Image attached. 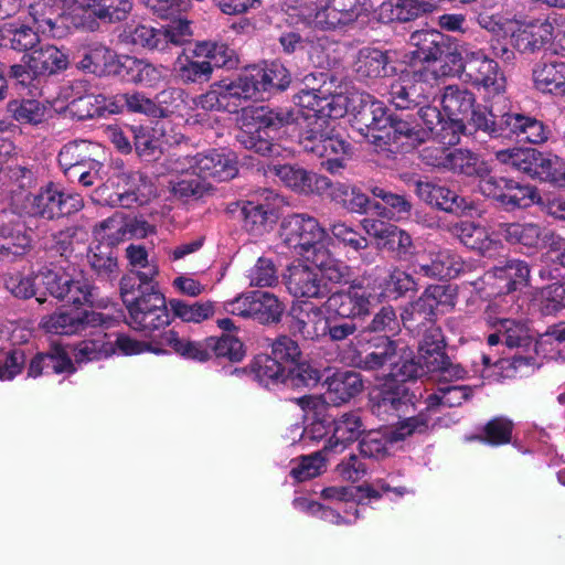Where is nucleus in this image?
Returning <instances> with one entry per match:
<instances>
[{
    "mask_svg": "<svg viewBox=\"0 0 565 565\" xmlns=\"http://www.w3.org/2000/svg\"><path fill=\"white\" fill-rule=\"evenodd\" d=\"M239 131L237 141L246 149L263 156L279 153L280 146L271 139L298 130V141L305 151L319 158H327L322 164L335 173L344 167L350 154V145L333 135L330 121L323 117H296L289 108L266 106L243 108L237 118Z\"/></svg>",
    "mask_w": 565,
    "mask_h": 565,
    "instance_id": "nucleus-1",
    "label": "nucleus"
},
{
    "mask_svg": "<svg viewBox=\"0 0 565 565\" xmlns=\"http://www.w3.org/2000/svg\"><path fill=\"white\" fill-rule=\"evenodd\" d=\"M290 84V74L279 63L253 65L237 76L223 78L193 99L196 110H226L235 113L244 102L258 99L264 93L284 90Z\"/></svg>",
    "mask_w": 565,
    "mask_h": 565,
    "instance_id": "nucleus-2",
    "label": "nucleus"
},
{
    "mask_svg": "<svg viewBox=\"0 0 565 565\" xmlns=\"http://www.w3.org/2000/svg\"><path fill=\"white\" fill-rule=\"evenodd\" d=\"M42 284L55 298L73 305H93V287L81 270L73 265L66 268L44 269L34 277L11 274L6 277V288L15 297L35 295V285Z\"/></svg>",
    "mask_w": 565,
    "mask_h": 565,
    "instance_id": "nucleus-3",
    "label": "nucleus"
},
{
    "mask_svg": "<svg viewBox=\"0 0 565 565\" xmlns=\"http://www.w3.org/2000/svg\"><path fill=\"white\" fill-rule=\"evenodd\" d=\"M371 8V0H315L288 7L286 21L320 30H334L355 21Z\"/></svg>",
    "mask_w": 565,
    "mask_h": 565,
    "instance_id": "nucleus-4",
    "label": "nucleus"
},
{
    "mask_svg": "<svg viewBox=\"0 0 565 565\" xmlns=\"http://www.w3.org/2000/svg\"><path fill=\"white\" fill-rule=\"evenodd\" d=\"M104 316L108 318V322L104 326L88 327L87 330L89 331L85 334V338L74 347L73 355L75 362L98 361L116 353L132 355L146 351H152L156 354L164 352L162 349L151 348L149 344L127 334L107 332L106 329L113 324L114 318L106 313Z\"/></svg>",
    "mask_w": 565,
    "mask_h": 565,
    "instance_id": "nucleus-5",
    "label": "nucleus"
},
{
    "mask_svg": "<svg viewBox=\"0 0 565 565\" xmlns=\"http://www.w3.org/2000/svg\"><path fill=\"white\" fill-rule=\"evenodd\" d=\"M476 130L491 138H516L519 141L540 145L548 140L551 129L533 116L520 113H507L497 122L492 111L473 114Z\"/></svg>",
    "mask_w": 565,
    "mask_h": 565,
    "instance_id": "nucleus-6",
    "label": "nucleus"
},
{
    "mask_svg": "<svg viewBox=\"0 0 565 565\" xmlns=\"http://www.w3.org/2000/svg\"><path fill=\"white\" fill-rule=\"evenodd\" d=\"M121 297L129 312V326L143 332H152L169 324L164 297L153 286L138 288L137 295L130 279L121 281Z\"/></svg>",
    "mask_w": 565,
    "mask_h": 565,
    "instance_id": "nucleus-7",
    "label": "nucleus"
},
{
    "mask_svg": "<svg viewBox=\"0 0 565 565\" xmlns=\"http://www.w3.org/2000/svg\"><path fill=\"white\" fill-rule=\"evenodd\" d=\"M195 57L204 61H193L189 57L179 58L178 75L184 83H203L211 78L213 67L232 68L236 65L234 51L226 44L215 42H199L193 50Z\"/></svg>",
    "mask_w": 565,
    "mask_h": 565,
    "instance_id": "nucleus-8",
    "label": "nucleus"
},
{
    "mask_svg": "<svg viewBox=\"0 0 565 565\" xmlns=\"http://www.w3.org/2000/svg\"><path fill=\"white\" fill-rule=\"evenodd\" d=\"M169 169L173 172L193 170L202 180L212 179L217 182L228 181L238 172L233 153L215 149L195 156L171 157Z\"/></svg>",
    "mask_w": 565,
    "mask_h": 565,
    "instance_id": "nucleus-9",
    "label": "nucleus"
},
{
    "mask_svg": "<svg viewBox=\"0 0 565 565\" xmlns=\"http://www.w3.org/2000/svg\"><path fill=\"white\" fill-rule=\"evenodd\" d=\"M326 231L319 222L307 214H292L280 225V238L297 255L307 260L308 255L324 247Z\"/></svg>",
    "mask_w": 565,
    "mask_h": 565,
    "instance_id": "nucleus-10",
    "label": "nucleus"
},
{
    "mask_svg": "<svg viewBox=\"0 0 565 565\" xmlns=\"http://www.w3.org/2000/svg\"><path fill=\"white\" fill-rule=\"evenodd\" d=\"M438 81L435 70L419 66L404 71L390 86V100L399 109H408L429 99L431 89Z\"/></svg>",
    "mask_w": 565,
    "mask_h": 565,
    "instance_id": "nucleus-11",
    "label": "nucleus"
},
{
    "mask_svg": "<svg viewBox=\"0 0 565 565\" xmlns=\"http://www.w3.org/2000/svg\"><path fill=\"white\" fill-rule=\"evenodd\" d=\"M429 417L426 413L404 418L394 428L383 433L372 430L363 436L360 441V452L363 457L381 459L390 454L394 443L402 441L413 434L424 433L429 426Z\"/></svg>",
    "mask_w": 565,
    "mask_h": 565,
    "instance_id": "nucleus-12",
    "label": "nucleus"
},
{
    "mask_svg": "<svg viewBox=\"0 0 565 565\" xmlns=\"http://www.w3.org/2000/svg\"><path fill=\"white\" fill-rule=\"evenodd\" d=\"M96 146L87 140H74L58 152V163L64 173L76 179L84 186L93 185L100 179L102 163L92 158Z\"/></svg>",
    "mask_w": 565,
    "mask_h": 565,
    "instance_id": "nucleus-13",
    "label": "nucleus"
},
{
    "mask_svg": "<svg viewBox=\"0 0 565 565\" xmlns=\"http://www.w3.org/2000/svg\"><path fill=\"white\" fill-rule=\"evenodd\" d=\"M510 299L498 298L494 299L486 311V319L488 323L494 329V332L489 334L488 343L495 345L498 343H504L509 348L526 347L531 343V334L526 323L501 317L505 313L508 302Z\"/></svg>",
    "mask_w": 565,
    "mask_h": 565,
    "instance_id": "nucleus-14",
    "label": "nucleus"
},
{
    "mask_svg": "<svg viewBox=\"0 0 565 565\" xmlns=\"http://www.w3.org/2000/svg\"><path fill=\"white\" fill-rule=\"evenodd\" d=\"M83 207V200L76 193L64 192L62 188L50 183L28 198V213L45 220L70 215Z\"/></svg>",
    "mask_w": 565,
    "mask_h": 565,
    "instance_id": "nucleus-15",
    "label": "nucleus"
},
{
    "mask_svg": "<svg viewBox=\"0 0 565 565\" xmlns=\"http://www.w3.org/2000/svg\"><path fill=\"white\" fill-rule=\"evenodd\" d=\"M456 306V291L450 286L431 285L414 302L406 305L401 313L404 326L411 322L431 321L437 315L449 312Z\"/></svg>",
    "mask_w": 565,
    "mask_h": 565,
    "instance_id": "nucleus-16",
    "label": "nucleus"
},
{
    "mask_svg": "<svg viewBox=\"0 0 565 565\" xmlns=\"http://www.w3.org/2000/svg\"><path fill=\"white\" fill-rule=\"evenodd\" d=\"M465 82L482 90L487 96H495L505 90L507 81L497 61L489 57L483 50L475 49L466 53Z\"/></svg>",
    "mask_w": 565,
    "mask_h": 565,
    "instance_id": "nucleus-17",
    "label": "nucleus"
},
{
    "mask_svg": "<svg viewBox=\"0 0 565 565\" xmlns=\"http://www.w3.org/2000/svg\"><path fill=\"white\" fill-rule=\"evenodd\" d=\"M375 296L370 287L352 285L347 290L333 292L322 305L326 315L342 319H354L370 313Z\"/></svg>",
    "mask_w": 565,
    "mask_h": 565,
    "instance_id": "nucleus-18",
    "label": "nucleus"
},
{
    "mask_svg": "<svg viewBox=\"0 0 565 565\" xmlns=\"http://www.w3.org/2000/svg\"><path fill=\"white\" fill-rule=\"evenodd\" d=\"M53 10L55 12L53 31L43 32L39 23L30 14L35 30L30 25L21 23L18 20L7 21L0 25V46L6 49H12L19 52L32 50L39 43V33H42L52 38H60L63 35V30L58 25L61 15L58 10L55 8V0H53Z\"/></svg>",
    "mask_w": 565,
    "mask_h": 565,
    "instance_id": "nucleus-19",
    "label": "nucleus"
},
{
    "mask_svg": "<svg viewBox=\"0 0 565 565\" xmlns=\"http://www.w3.org/2000/svg\"><path fill=\"white\" fill-rule=\"evenodd\" d=\"M108 318L103 312L87 310H61L42 317L40 328L52 334L71 335L87 331L88 327L104 326Z\"/></svg>",
    "mask_w": 565,
    "mask_h": 565,
    "instance_id": "nucleus-20",
    "label": "nucleus"
},
{
    "mask_svg": "<svg viewBox=\"0 0 565 565\" xmlns=\"http://www.w3.org/2000/svg\"><path fill=\"white\" fill-rule=\"evenodd\" d=\"M508 32L520 52H535L552 41L554 26L547 19L515 20L507 24Z\"/></svg>",
    "mask_w": 565,
    "mask_h": 565,
    "instance_id": "nucleus-21",
    "label": "nucleus"
},
{
    "mask_svg": "<svg viewBox=\"0 0 565 565\" xmlns=\"http://www.w3.org/2000/svg\"><path fill=\"white\" fill-rule=\"evenodd\" d=\"M462 259L450 249L431 248L417 256L413 271L428 278L451 279L463 270Z\"/></svg>",
    "mask_w": 565,
    "mask_h": 565,
    "instance_id": "nucleus-22",
    "label": "nucleus"
},
{
    "mask_svg": "<svg viewBox=\"0 0 565 565\" xmlns=\"http://www.w3.org/2000/svg\"><path fill=\"white\" fill-rule=\"evenodd\" d=\"M276 201L277 196L268 190H263L245 201L242 206L245 228L254 235L265 233L277 218Z\"/></svg>",
    "mask_w": 565,
    "mask_h": 565,
    "instance_id": "nucleus-23",
    "label": "nucleus"
},
{
    "mask_svg": "<svg viewBox=\"0 0 565 565\" xmlns=\"http://www.w3.org/2000/svg\"><path fill=\"white\" fill-rule=\"evenodd\" d=\"M530 278V268L523 260H507L501 266H495L483 277V282L491 286V295L510 294L526 286Z\"/></svg>",
    "mask_w": 565,
    "mask_h": 565,
    "instance_id": "nucleus-24",
    "label": "nucleus"
},
{
    "mask_svg": "<svg viewBox=\"0 0 565 565\" xmlns=\"http://www.w3.org/2000/svg\"><path fill=\"white\" fill-rule=\"evenodd\" d=\"M286 286L296 298H322L330 292L317 268L302 264L288 268Z\"/></svg>",
    "mask_w": 565,
    "mask_h": 565,
    "instance_id": "nucleus-25",
    "label": "nucleus"
},
{
    "mask_svg": "<svg viewBox=\"0 0 565 565\" xmlns=\"http://www.w3.org/2000/svg\"><path fill=\"white\" fill-rule=\"evenodd\" d=\"M361 225L370 236L379 241V244L396 253L399 258H407L413 254L411 235L396 225L374 218H364Z\"/></svg>",
    "mask_w": 565,
    "mask_h": 565,
    "instance_id": "nucleus-26",
    "label": "nucleus"
},
{
    "mask_svg": "<svg viewBox=\"0 0 565 565\" xmlns=\"http://www.w3.org/2000/svg\"><path fill=\"white\" fill-rule=\"evenodd\" d=\"M269 172L278 177L286 186L299 193L323 194L330 188V180L327 177L318 175L297 166L273 164L269 167Z\"/></svg>",
    "mask_w": 565,
    "mask_h": 565,
    "instance_id": "nucleus-27",
    "label": "nucleus"
},
{
    "mask_svg": "<svg viewBox=\"0 0 565 565\" xmlns=\"http://www.w3.org/2000/svg\"><path fill=\"white\" fill-rule=\"evenodd\" d=\"M418 115L425 125L423 130L428 132V138L431 137L444 146L458 143L459 136L466 130L465 124L457 119L451 121L448 117L445 118L435 106L420 107Z\"/></svg>",
    "mask_w": 565,
    "mask_h": 565,
    "instance_id": "nucleus-28",
    "label": "nucleus"
},
{
    "mask_svg": "<svg viewBox=\"0 0 565 565\" xmlns=\"http://www.w3.org/2000/svg\"><path fill=\"white\" fill-rule=\"evenodd\" d=\"M415 191L425 203L449 213L461 214L472 209L465 198L433 181H417Z\"/></svg>",
    "mask_w": 565,
    "mask_h": 565,
    "instance_id": "nucleus-29",
    "label": "nucleus"
},
{
    "mask_svg": "<svg viewBox=\"0 0 565 565\" xmlns=\"http://www.w3.org/2000/svg\"><path fill=\"white\" fill-rule=\"evenodd\" d=\"M451 233L469 249L486 257H493L502 249L499 239L493 238L489 231L473 222L462 221L451 227Z\"/></svg>",
    "mask_w": 565,
    "mask_h": 565,
    "instance_id": "nucleus-30",
    "label": "nucleus"
},
{
    "mask_svg": "<svg viewBox=\"0 0 565 565\" xmlns=\"http://www.w3.org/2000/svg\"><path fill=\"white\" fill-rule=\"evenodd\" d=\"M396 116L388 115L383 102L374 99L366 93L359 107L355 120L361 125V132L373 142V134L385 135Z\"/></svg>",
    "mask_w": 565,
    "mask_h": 565,
    "instance_id": "nucleus-31",
    "label": "nucleus"
},
{
    "mask_svg": "<svg viewBox=\"0 0 565 565\" xmlns=\"http://www.w3.org/2000/svg\"><path fill=\"white\" fill-rule=\"evenodd\" d=\"M427 139V131H424L416 124L397 116L385 135L373 134V142L384 141L405 152L417 148Z\"/></svg>",
    "mask_w": 565,
    "mask_h": 565,
    "instance_id": "nucleus-32",
    "label": "nucleus"
},
{
    "mask_svg": "<svg viewBox=\"0 0 565 565\" xmlns=\"http://www.w3.org/2000/svg\"><path fill=\"white\" fill-rule=\"evenodd\" d=\"M363 431L362 419L356 412L340 415L332 422V435L324 445V452L338 455L355 441Z\"/></svg>",
    "mask_w": 565,
    "mask_h": 565,
    "instance_id": "nucleus-33",
    "label": "nucleus"
},
{
    "mask_svg": "<svg viewBox=\"0 0 565 565\" xmlns=\"http://www.w3.org/2000/svg\"><path fill=\"white\" fill-rule=\"evenodd\" d=\"M475 95L467 88L457 85H449L445 88L441 97V106L446 116L451 120L461 121L470 117L471 125L476 128L473 122V114L477 111H488L486 108L475 107Z\"/></svg>",
    "mask_w": 565,
    "mask_h": 565,
    "instance_id": "nucleus-34",
    "label": "nucleus"
},
{
    "mask_svg": "<svg viewBox=\"0 0 565 565\" xmlns=\"http://www.w3.org/2000/svg\"><path fill=\"white\" fill-rule=\"evenodd\" d=\"M412 60L426 63V66L437 64L445 53V38L435 30H418L409 38ZM422 66H425L424 64Z\"/></svg>",
    "mask_w": 565,
    "mask_h": 565,
    "instance_id": "nucleus-35",
    "label": "nucleus"
},
{
    "mask_svg": "<svg viewBox=\"0 0 565 565\" xmlns=\"http://www.w3.org/2000/svg\"><path fill=\"white\" fill-rule=\"evenodd\" d=\"M323 312L322 307L312 303L294 307L291 329L303 339L315 340L326 337L327 316H323Z\"/></svg>",
    "mask_w": 565,
    "mask_h": 565,
    "instance_id": "nucleus-36",
    "label": "nucleus"
},
{
    "mask_svg": "<svg viewBox=\"0 0 565 565\" xmlns=\"http://www.w3.org/2000/svg\"><path fill=\"white\" fill-rule=\"evenodd\" d=\"M119 183L124 185V192L118 194V201L122 206H130L131 203H147L151 198L157 195L156 188L139 171H125L119 177Z\"/></svg>",
    "mask_w": 565,
    "mask_h": 565,
    "instance_id": "nucleus-37",
    "label": "nucleus"
},
{
    "mask_svg": "<svg viewBox=\"0 0 565 565\" xmlns=\"http://www.w3.org/2000/svg\"><path fill=\"white\" fill-rule=\"evenodd\" d=\"M167 171L171 174L168 181L171 193L180 200H198L211 190V184L193 170L185 172H173L169 169V159L167 160Z\"/></svg>",
    "mask_w": 565,
    "mask_h": 565,
    "instance_id": "nucleus-38",
    "label": "nucleus"
},
{
    "mask_svg": "<svg viewBox=\"0 0 565 565\" xmlns=\"http://www.w3.org/2000/svg\"><path fill=\"white\" fill-rule=\"evenodd\" d=\"M532 77L537 90L544 94L563 96L565 88V62H540L535 64Z\"/></svg>",
    "mask_w": 565,
    "mask_h": 565,
    "instance_id": "nucleus-39",
    "label": "nucleus"
},
{
    "mask_svg": "<svg viewBox=\"0 0 565 565\" xmlns=\"http://www.w3.org/2000/svg\"><path fill=\"white\" fill-rule=\"evenodd\" d=\"M379 490L383 492L393 491L397 495H403L407 492L405 488L391 489L384 480H377L375 483L366 487H329L322 490V497L328 500L350 501L359 500V504L363 499H377L380 498Z\"/></svg>",
    "mask_w": 565,
    "mask_h": 565,
    "instance_id": "nucleus-40",
    "label": "nucleus"
},
{
    "mask_svg": "<svg viewBox=\"0 0 565 565\" xmlns=\"http://www.w3.org/2000/svg\"><path fill=\"white\" fill-rule=\"evenodd\" d=\"M307 262L311 263L320 274L321 279L330 288V285L345 284L351 276V269L343 262L331 256L329 250L323 247L312 255L307 256Z\"/></svg>",
    "mask_w": 565,
    "mask_h": 565,
    "instance_id": "nucleus-41",
    "label": "nucleus"
},
{
    "mask_svg": "<svg viewBox=\"0 0 565 565\" xmlns=\"http://www.w3.org/2000/svg\"><path fill=\"white\" fill-rule=\"evenodd\" d=\"M393 70L384 52L370 47L362 49L359 52L354 65L356 76L363 81L388 76Z\"/></svg>",
    "mask_w": 565,
    "mask_h": 565,
    "instance_id": "nucleus-42",
    "label": "nucleus"
},
{
    "mask_svg": "<svg viewBox=\"0 0 565 565\" xmlns=\"http://www.w3.org/2000/svg\"><path fill=\"white\" fill-rule=\"evenodd\" d=\"M363 98H366V93L356 89L333 95L328 92L326 93L323 108H319L320 117L329 120L331 118H341L347 113H352L356 116L359 107L363 104Z\"/></svg>",
    "mask_w": 565,
    "mask_h": 565,
    "instance_id": "nucleus-43",
    "label": "nucleus"
},
{
    "mask_svg": "<svg viewBox=\"0 0 565 565\" xmlns=\"http://www.w3.org/2000/svg\"><path fill=\"white\" fill-rule=\"evenodd\" d=\"M379 292L374 288L371 291L375 296V300H396L406 295L408 291L417 289V282L412 275L406 271L394 268L390 271L388 276L379 282Z\"/></svg>",
    "mask_w": 565,
    "mask_h": 565,
    "instance_id": "nucleus-44",
    "label": "nucleus"
},
{
    "mask_svg": "<svg viewBox=\"0 0 565 565\" xmlns=\"http://www.w3.org/2000/svg\"><path fill=\"white\" fill-rule=\"evenodd\" d=\"M44 369H52L54 373L75 371L68 353L60 345H52L50 352L35 355L29 364L28 376L38 377Z\"/></svg>",
    "mask_w": 565,
    "mask_h": 565,
    "instance_id": "nucleus-45",
    "label": "nucleus"
},
{
    "mask_svg": "<svg viewBox=\"0 0 565 565\" xmlns=\"http://www.w3.org/2000/svg\"><path fill=\"white\" fill-rule=\"evenodd\" d=\"M161 29L146 23H129L120 34L122 42L150 51L163 52Z\"/></svg>",
    "mask_w": 565,
    "mask_h": 565,
    "instance_id": "nucleus-46",
    "label": "nucleus"
},
{
    "mask_svg": "<svg viewBox=\"0 0 565 565\" xmlns=\"http://www.w3.org/2000/svg\"><path fill=\"white\" fill-rule=\"evenodd\" d=\"M498 235L509 244L534 248L541 241L542 228L539 224L531 222L501 223L498 226Z\"/></svg>",
    "mask_w": 565,
    "mask_h": 565,
    "instance_id": "nucleus-47",
    "label": "nucleus"
},
{
    "mask_svg": "<svg viewBox=\"0 0 565 565\" xmlns=\"http://www.w3.org/2000/svg\"><path fill=\"white\" fill-rule=\"evenodd\" d=\"M68 65V58L53 45L42 46L29 55V67L38 75L54 74Z\"/></svg>",
    "mask_w": 565,
    "mask_h": 565,
    "instance_id": "nucleus-48",
    "label": "nucleus"
},
{
    "mask_svg": "<svg viewBox=\"0 0 565 565\" xmlns=\"http://www.w3.org/2000/svg\"><path fill=\"white\" fill-rule=\"evenodd\" d=\"M331 200L352 213H365L370 205L369 196L359 188L348 183L330 182L327 189Z\"/></svg>",
    "mask_w": 565,
    "mask_h": 565,
    "instance_id": "nucleus-49",
    "label": "nucleus"
},
{
    "mask_svg": "<svg viewBox=\"0 0 565 565\" xmlns=\"http://www.w3.org/2000/svg\"><path fill=\"white\" fill-rule=\"evenodd\" d=\"M535 351L544 359L565 361V322L547 328L536 340Z\"/></svg>",
    "mask_w": 565,
    "mask_h": 565,
    "instance_id": "nucleus-50",
    "label": "nucleus"
},
{
    "mask_svg": "<svg viewBox=\"0 0 565 565\" xmlns=\"http://www.w3.org/2000/svg\"><path fill=\"white\" fill-rule=\"evenodd\" d=\"M413 408L412 397L405 386H398L394 392H385L382 398L373 406V413L388 420V417L401 418Z\"/></svg>",
    "mask_w": 565,
    "mask_h": 565,
    "instance_id": "nucleus-51",
    "label": "nucleus"
},
{
    "mask_svg": "<svg viewBox=\"0 0 565 565\" xmlns=\"http://www.w3.org/2000/svg\"><path fill=\"white\" fill-rule=\"evenodd\" d=\"M14 218L15 216L10 212L0 213V235L10 239L2 247L13 255H22L31 246V237L23 231L22 224H13Z\"/></svg>",
    "mask_w": 565,
    "mask_h": 565,
    "instance_id": "nucleus-52",
    "label": "nucleus"
},
{
    "mask_svg": "<svg viewBox=\"0 0 565 565\" xmlns=\"http://www.w3.org/2000/svg\"><path fill=\"white\" fill-rule=\"evenodd\" d=\"M8 110L20 124L38 126L46 119L51 108L40 100L23 98L11 100Z\"/></svg>",
    "mask_w": 565,
    "mask_h": 565,
    "instance_id": "nucleus-53",
    "label": "nucleus"
},
{
    "mask_svg": "<svg viewBox=\"0 0 565 565\" xmlns=\"http://www.w3.org/2000/svg\"><path fill=\"white\" fill-rule=\"evenodd\" d=\"M371 192L385 204L383 207H381L380 204H374V209L377 210V213L382 216L394 221L406 220L409 216L412 203L404 195L390 192L380 186H374Z\"/></svg>",
    "mask_w": 565,
    "mask_h": 565,
    "instance_id": "nucleus-54",
    "label": "nucleus"
},
{
    "mask_svg": "<svg viewBox=\"0 0 565 565\" xmlns=\"http://www.w3.org/2000/svg\"><path fill=\"white\" fill-rule=\"evenodd\" d=\"M362 390L363 382L359 373L338 372L329 382V399L333 403H343L358 395Z\"/></svg>",
    "mask_w": 565,
    "mask_h": 565,
    "instance_id": "nucleus-55",
    "label": "nucleus"
},
{
    "mask_svg": "<svg viewBox=\"0 0 565 565\" xmlns=\"http://www.w3.org/2000/svg\"><path fill=\"white\" fill-rule=\"evenodd\" d=\"M161 343L170 347L175 353L186 359L200 362L211 359L207 339L202 342L191 341L179 337L173 330H169L161 335Z\"/></svg>",
    "mask_w": 565,
    "mask_h": 565,
    "instance_id": "nucleus-56",
    "label": "nucleus"
},
{
    "mask_svg": "<svg viewBox=\"0 0 565 565\" xmlns=\"http://www.w3.org/2000/svg\"><path fill=\"white\" fill-rule=\"evenodd\" d=\"M254 379L263 386L269 387L286 383L287 370L280 362L270 355H258L250 365Z\"/></svg>",
    "mask_w": 565,
    "mask_h": 565,
    "instance_id": "nucleus-57",
    "label": "nucleus"
},
{
    "mask_svg": "<svg viewBox=\"0 0 565 565\" xmlns=\"http://www.w3.org/2000/svg\"><path fill=\"white\" fill-rule=\"evenodd\" d=\"M85 14L96 17L97 19L113 23L121 21L131 10L130 0H86Z\"/></svg>",
    "mask_w": 565,
    "mask_h": 565,
    "instance_id": "nucleus-58",
    "label": "nucleus"
},
{
    "mask_svg": "<svg viewBox=\"0 0 565 565\" xmlns=\"http://www.w3.org/2000/svg\"><path fill=\"white\" fill-rule=\"evenodd\" d=\"M539 201L540 195L534 186L530 184H521L509 179L501 205L507 211H514L516 209H527Z\"/></svg>",
    "mask_w": 565,
    "mask_h": 565,
    "instance_id": "nucleus-59",
    "label": "nucleus"
},
{
    "mask_svg": "<svg viewBox=\"0 0 565 565\" xmlns=\"http://www.w3.org/2000/svg\"><path fill=\"white\" fill-rule=\"evenodd\" d=\"M472 390L467 385H439L437 392L428 395L426 399L427 411L431 412L439 406H460L471 396Z\"/></svg>",
    "mask_w": 565,
    "mask_h": 565,
    "instance_id": "nucleus-60",
    "label": "nucleus"
},
{
    "mask_svg": "<svg viewBox=\"0 0 565 565\" xmlns=\"http://www.w3.org/2000/svg\"><path fill=\"white\" fill-rule=\"evenodd\" d=\"M532 177L565 185V161L556 154L539 151Z\"/></svg>",
    "mask_w": 565,
    "mask_h": 565,
    "instance_id": "nucleus-61",
    "label": "nucleus"
},
{
    "mask_svg": "<svg viewBox=\"0 0 565 565\" xmlns=\"http://www.w3.org/2000/svg\"><path fill=\"white\" fill-rule=\"evenodd\" d=\"M539 150L533 148L514 147L509 149L499 150L495 152V159L514 170L524 172L532 177L534 163Z\"/></svg>",
    "mask_w": 565,
    "mask_h": 565,
    "instance_id": "nucleus-62",
    "label": "nucleus"
},
{
    "mask_svg": "<svg viewBox=\"0 0 565 565\" xmlns=\"http://www.w3.org/2000/svg\"><path fill=\"white\" fill-rule=\"evenodd\" d=\"M253 319L260 323L277 322L285 310L282 302L267 291H254Z\"/></svg>",
    "mask_w": 565,
    "mask_h": 565,
    "instance_id": "nucleus-63",
    "label": "nucleus"
},
{
    "mask_svg": "<svg viewBox=\"0 0 565 565\" xmlns=\"http://www.w3.org/2000/svg\"><path fill=\"white\" fill-rule=\"evenodd\" d=\"M419 15L412 0H385L377 9L379 20L383 23L407 22Z\"/></svg>",
    "mask_w": 565,
    "mask_h": 565,
    "instance_id": "nucleus-64",
    "label": "nucleus"
}]
</instances>
